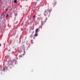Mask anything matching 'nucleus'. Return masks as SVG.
I'll return each mask as SVG.
<instances>
[{"instance_id": "nucleus-1", "label": "nucleus", "mask_w": 80, "mask_h": 80, "mask_svg": "<svg viewBox=\"0 0 80 80\" xmlns=\"http://www.w3.org/2000/svg\"><path fill=\"white\" fill-rule=\"evenodd\" d=\"M37 36H38V34H37V33H35L34 36V39H35V37H36Z\"/></svg>"}, {"instance_id": "nucleus-2", "label": "nucleus", "mask_w": 80, "mask_h": 80, "mask_svg": "<svg viewBox=\"0 0 80 80\" xmlns=\"http://www.w3.org/2000/svg\"><path fill=\"white\" fill-rule=\"evenodd\" d=\"M56 3H57V2H56V1H54V2H53L52 3V4L54 5H55Z\"/></svg>"}, {"instance_id": "nucleus-3", "label": "nucleus", "mask_w": 80, "mask_h": 80, "mask_svg": "<svg viewBox=\"0 0 80 80\" xmlns=\"http://www.w3.org/2000/svg\"><path fill=\"white\" fill-rule=\"evenodd\" d=\"M38 28H37L36 30H35V32H36L35 33H37V32H38Z\"/></svg>"}, {"instance_id": "nucleus-4", "label": "nucleus", "mask_w": 80, "mask_h": 80, "mask_svg": "<svg viewBox=\"0 0 80 80\" xmlns=\"http://www.w3.org/2000/svg\"><path fill=\"white\" fill-rule=\"evenodd\" d=\"M5 15H6V12H3L2 14V15H3V16H5Z\"/></svg>"}, {"instance_id": "nucleus-5", "label": "nucleus", "mask_w": 80, "mask_h": 80, "mask_svg": "<svg viewBox=\"0 0 80 80\" xmlns=\"http://www.w3.org/2000/svg\"><path fill=\"white\" fill-rule=\"evenodd\" d=\"M14 2L15 3H17V0H14Z\"/></svg>"}, {"instance_id": "nucleus-6", "label": "nucleus", "mask_w": 80, "mask_h": 80, "mask_svg": "<svg viewBox=\"0 0 80 80\" xmlns=\"http://www.w3.org/2000/svg\"><path fill=\"white\" fill-rule=\"evenodd\" d=\"M23 51L24 53H25V49H23Z\"/></svg>"}, {"instance_id": "nucleus-7", "label": "nucleus", "mask_w": 80, "mask_h": 80, "mask_svg": "<svg viewBox=\"0 0 80 80\" xmlns=\"http://www.w3.org/2000/svg\"><path fill=\"white\" fill-rule=\"evenodd\" d=\"M8 14H7L6 17H8Z\"/></svg>"}, {"instance_id": "nucleus-8", "label": "nucleus", "mask_w": 80, "mask_h": 80, "mask_svg": "<svg viewBox=\"0 0 80 80\" xmlns=\"http://www.w3.org/2000/svg\"><path fill=\"white\" fill-rule=\"evenodd\" d=\"M33 18H35V16H33Z\"/></svg>"}, {"instance_id": "nucleus-9", "label": "nucleus", "mask_w": 80, "mask_h": 80, "mask_svg": "<svg viewBox=\"0 0 80 80\" xmlns=\"http://www.w3.org/2000/svg\"><path fill=\"white\" fill-rule=\"evenodd\" d=\"M46 12H47V11H46V10H45L44 12V13H46Z\"/></svg>"}, {"instance_id": "nucleus-10", "label": "nucleus", "mask_w": 80, "mask_h": 80, "mask_svg": "<svg viewBox=\"0 0 80 80\" xmlns=\"http://www.w3.org/2000/svg\"><path fill=\"white\" fill-rule=\"evenodd\" d=\"M47 19H48V18H46V19L45 20V21H46V20H47Z\"/></svg>"}, {"instance_id": "nucleus-11", "label": "nucleus", "mask_w": 80, "mask_h": 80, "mask_svg": "<svg viewBox=\"0 0 80 80\" xmlns=\"http://www.w3.org/2000/svg\"><path fill=\"white\" fill-rule=\"evenodd\" d=\"M21 56H22L20 55V56H19V57H21Z\"/></svg>"}, {"instance_id": "nucleus-12", "label": "nucleus", "mask_w": 80, "mask_h": 80, "mask_svg": "<svg viewBox=\"0 0 80 80\" xmlns=\"http://www.w3.org/2000/svg\"><path fill=\"white\" fill-rule=\"evenodd\" d=\"M10 49H9L8 51V52H10Z\"/></svg>"}, {"instance_id": "nucleus-13", "label": "nucleus", "mask_w": 80, "mask_h": 80, "mask_svg": "<svg viewBox=\"0 0 80 80\" xmlns=\"http://www.w3.org/2000/svg\"><path fill=\"white\" fill-rule=\"evenodd\" d=\"M25 55V54H23L22 55Z\"/></svg>"}, {"instance_id": "nucleus-14", "label": "nucleus", "mask_w": 80, "mask_h": 80, "mask_svg": "<svg viewBox=\"0 0 80 80\" xmlns=\"http://www.w3.org/2000/svg\"><path fill=\"white\" fill-rule=\"evenodd\" d=\"M3 70H5V68H3Z\"/></svg>"}, {"instance_id": "nucleus-15", "label": "nucleus", "mask_w": 80, "mask_h": 80, "mask_svg": "<svg viewBox=\"0 0 80 80\" xmlns=\"http://www.w3.org/2000/svg\"><path fill=\"white\" fill-rule=\"evenodd\" d=\"M36 0V1H38V0Z\"/></svg>"}, {"instance_id": "nucleus-16", "label": "nucleus", "mask_w": 80, "mask_h": 80, "mask_svg": "<svg viewBox=\"0 0 80 80\" xmlns=\"http://www.w3.org/2000/svg\"><path fill=\"white\" fill-rule=\"evenodd\" d=\"M7 10H8V9L6 10V11H7Z\"/></svg>"}, {"instance_id": "nucleus-17", "label": "nucleus", "mask_w": 80, "mask_h": 80, "mask_svg": "<svg viewBox=\"0 0 80 80\" xmlns=\"http://www.w3.org/2000/svg\"><path fill=\"white\" fill-rule=\"evenodd\" d=\"M9 65H10V64H9V65H8V66H9Z\"/></svg>"}]
</instances>
